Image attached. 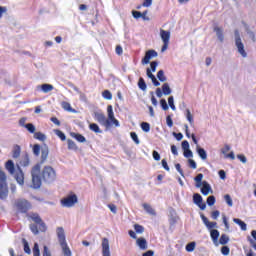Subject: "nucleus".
Here are the masks:
<instances>
[{
    "instance_id": "f257e3e1",
    "label": "nucleus",
    "mask_w": 256,
    "mask_h": 256,
    "mask_svg": "<svg viewBox=\"0 0 256 256\" xmlns=\"http://www.w3.org/2000/svg\"><path fill=\"white\" fill-rule=\"evenodd\" d=\"M32 187L34 189H39L42 185L43 180L44 183H53L55 179H57V172L51 166H45L41 171V165L36 164L32 170Z\"/></svg>"
},
{
    "instance_id": "f03ea898",
    "label": "nucleus",
    "mask_w": 256,
    "mask_h": 256,
    "mask_svg": "<svg viewBox=\"0 0 256 256\" xmlns=\"http://www.w3.org/2000/svg\"><path fill=\"white\" fill-rule=\"evenodd\" d=\"M58 241L60 243L62 253L64 256H73L69 245H67V240L65 238V229L63 227H58L56 230Z\"/></svg>"
},
{
    "instance_id": "7ed1b4c3",
    "label": "nucleus",
    "mask_w": 256,
    "mask_h": 256,
    "mask_svg": "<svg viewBox=\"0 0 256 256\" xmlns=\"http://www.w3.org/2000/svg\"><path fill=\"white\" fill-rule=\"evenodd\" d=\"M235 35V45L237 47L238 53L241 54L242 57H247V52L245 51V45L241 41V35L239 34V30L234 31Z\"/></svg>"
},
{
    "instance_id": "20e7f679",
    "label": "nucleus",
    "mask_w": 256,
    "mask_h": 256,
    "mask_svg": "<svg viewBox=\"0 0 256 256\" xmlns=\"http://www.w3.org/2000/svg\"><path fill=\"white\" fill-rule=\"evenodd\" d=\"M79 201L77 198V195L70 194L64 198L61 199L60 203L62 207L71 208L74 207V205Z\"/></svg>"
},
{
    "instance_id": "39448f33",
    "label": "nucleus",
    "mask_w": 256,
    "mask_h": 256,
    "mask_svg": "<svg viewBox=\"0 0 256 256\" xmlns=\"http://www.w3.org/2000/svg\"><path fill=\"white\" fill-rule=\"evenodd\" d=\"M160 37L163 41V46L161 48V52L167 51L169 49V41L171 39V32L167 30L160 29Z\"/></svg>"
},
{
    "instance_id": "423d86ee",
    "label": "nucleus",
    "mask_w": 256,
    "mask_h": 256,
    "mask_svg": "<svg viewBox=\"0 0 256 256\" xmlns=\"http://www.w3.org/2000/svg\"><path fill=\"white\" fill-rule=\"evenodd\" d=\"M30 219H32V221H34L36 225H39V231H41V233H45V231H47V224L43 222V219H41V216H39V214L32 213L30 215Z\"/></svg>"
},
{
    "instance_id": "0eeeda50",
    "label": "nucleus",
    "mask_w": 256,
    "mask_h": 256,
    "mask_svg": "<svg viewBox=\"0 0 256 256\" xmlns=\"http://www.w3.org/2000/svg\"><path fill=\"white\" fill-rule=\"evenodd\" d=\"M16 208L19 213H27L31 209V203L25 199H19L16 201Z\"/></svg>"
},
{
    "instance_id": "6e6552de",
    "label": "nucleus",
    "mask_w": 256,
    "mask_h": 256,
    "mask_svg": "<svg viewBox=\"0 0 256 256\" xmlns=\"http://www.w3.org/2000/svg\"><path fill=\"white\" fill-rule=\"evenodd\" d=\"M0 193H9L7 174L0 168Z\"/></svg>"
},
{
    "instance_id": "1a4fd4ad",
    "label": "nucleus",
    "mask_w": 256,
    "mask_h": 256,
    "mask_svg": "<svg viewBox=\"0 0 256 256\" xmlns=\"http://www.w3.org/2000/svg\"><path fill=\"white\" fill-rule=\"evenodd\" d=\"M93 117L95 121L100 123V125H104V127H111V121L107 120L105 114L102 112H94Z\"/></svg>"
},
{
    "instance_id": "9d476101",
    "label": "nucleus",
    "mask_w": 256,
    "mask_h": 256,
    "mask_svg": "<svg viewBox=\"0 0 256 256\" xmlns=\"http://www.w3.org/2000/svg\"><path fill=\"white\" fill-rule=\"evenodd\" d=\"M107 113H108L107 121H110L111 125L119 127V120H117L115 118V113L113 112V106L112 105L107 106Z\"/></svg>"
},
{
    "instance_id": "9b49d317",
    "label": "nucleus",
    "mask_w": 256,
    "mask_h": 256,
    "mask_svg": "<svg viewBox=\"0 0 256 256\" xmlns=\"http://www.w3.org/2000/svg\"><path fill=\"white\" fill-rule=\"evenodd\" d=\"M193 203L197 205L201 211H205V209H207V205L203 203V197L198 193L193 195Z\"/></svg>"
},
{
    "instance_id": "f8f14e48",
    "label": "nucleus",
    "mask_w": 256,
    "mask_h": 256,
    "mask_svg": "<svg viewBox=\"0 0 256 256\" xmlns=\"http://www.w3.org/2000/svg\"><path fill=\"white\" fill-rule=\"evenodd\" d=\"M153 57H157V51L155 50L146 51L145 56L142 59V65H148L149 61H151Z\"/></svg>"
},
{
    "instance_id": "ddd939ff",
    "label": "nucleus",
    "mask_w": 256,
    "mask_h": 256,
    "mask_svg": "<svg viewBox=\"0 0 256 256\" xmlns=\"http://www.w3.org/2000/svg\"><path fill=\"white\" fill-rule=\"evenodd\" d=\"M102 256H111V250L109 249V239L103 238L102 240Z\"/></svg>"
},
{
    "instance_id": "4468645a",
    "label": "nucleus",
    "mask_w": 256,
    "mask_h": 256,
    "mask_svg": "<svg viewBox=\"0 0 256 256\" xmlns=\"http://www.w3.org/2000/svg\"><path fill=\"white\" fill-rule=\"evenodd\" d=\"M14 177L19 185H23L25 183V174H23V170L18 166V170L14 174Z\"/></svg>"
},
{
    "instance_id": "2eb2a0df",
    "label": "nucleus",
    "mask_w": 256,
    "mask_h": 256,
    "mask_svg": "<svg viewBox=\"0 0 256 256\" xmlns=\"http://www.w3.org/2000/svg\"><path fill=\"white\" fill-rule=\"evenodd\" d=\"M136 245L141 249V251H147V240L143 237L137 238Z\"/></svg>"
},
{
    "instance_id": "dca6fc26",
    "label": "nucleus",
    "mask_w": 256,
    "mask_h": 256,
    "mask_svg": "<svg viewBox=\"0 0 256 256\" xmlns=\"http://www.w3.org/2000/svg\"><path fill=\"white\" fill-rule=\"evenodd\" d=\"M5 169H7L10 175H15V163H13V160H8L6 162Z\"/></svg>"
},
{
    "instance_id": "f3484780",
    "label": "nucleus",
    "mask_w": 256,
    "mask_h": 256,
    "mask_svg": "<svg viewBox=\"0 0 256 256\" xmlns=\"http://www.w3.org/2000/svg\"><path fill=\"white\" fill-rule=\"evenodd\" d=\"M70 136L73 137V139H76L78 143H85V141H87L85 136H83V134H80V133L71 132Z\"/></svg>"
},
{
    "instance_id": "a211bd4d",
    "label": "nucleus",
    "mask_w": 256,
    "mask_h": 256,
    "mask_svg": "<svg viewBox=\"0 0 256 256\" xmlns=\"http://www.w3.org/2000/svg\"><path fill=\"white\" fill-rule=\"evenodd\" d=\"M201 193H213V190H211V185L207 181H203L201 183Z\"/></svg>"
},
{
    "instance_id": "6ab92c4d",
    "label": "nucleus",
    "mask_w": 256,
    "mask_h": 256,
    "mask_svg": "<svg viewBox=\"0 0 256 256\" xmlns=\"http://www.w3.org/2000/svg\"><path fill=\"white\" fill-rule=\"evenodd\" d=\"M233 221L236 223V225H239L241 231H247V223H245L243 220L239 218H233Z\"/></svg>"
},
{
    "instance_id": "aec40b11",
    "label": "nucleus",
    "mask_w": 256,
    "mask_h": 256,
    "mask_svg": "<svg viewBox=\"0 0 256 256\" xmlns=\"http://www.w3.org/2000/svg\"><path fill=\"white\" fill-rule=\"evenodd\" d=\"M219 235H220L219 230L217 229L210 230V237L213 243H217V241H219Z\"/></svg>"
},
{
    "instance_id": "412c9836",
    "label": "nucleus",
    "mask_w": 256,
    "mask_h": 256,
    "mask_svg": "<svg viewBox=\"0 0 256 256\" xmlns=\"http://www.w3.org/2000/svg\"><path fill=\"white\" fill-rule=\"evenodd\" d=\"M142 207H143L144 211H146V213H148V215H157V213L155 212V209H153V207H151V205L144 203V204H142Z\"/></svg>"
},
{
    "instance_id": "4be33fe9",
    "label": "nucleus",
    "mask_w": 256,
    "mask_h": 256,
    "mask_svg": "<svg viewBox=\"0 0 256 256\" xmlns=\"http://www.w3.org/2000/svg\"><path fill=\"white\" fill-rule=\"evenodd\" d=\"M47 157H49V148H42L41 150V161L40 163L43 164L47 161Z\"/></svg>"
},
{
    "instance_id": "5701e85b",
    "label": "nucleus",
    "mask_w": 256,
    "mask_h": 256,
    "mask_svg": "<svg viewBox=\"0 0 256 256\" xmlns=\"http://www.w3.org/2000/svg\"><path fill=\"white\" fill-rule=\"evenodd\" d=\"M214 31L219 39V41L223 42V40L225 39V36L223 35V30L219 27H214Z\"/></svg>"
},
{
    "instance_id": "b1692460",
    "label": "nucleus",
    "mask_w": 256,
    "mask_h": 256,
    "mask_svg": "<svg viewBox=\"0 0 256 256\" xmlns=\"http://www.w3.org/2000/svg\"><path fill=\"white\" fill-rule=\"evenodd\" d=\"M197 153L199 155V157L205 161L207 159V151H205V149L198 147L197 148Z\"/></svg>"
},
{
    "instance_id": "393cba45",
    "label": "nucleus",
    "mask_w": 256,
    "mask_h": 256,
    "mask_svg": "<svg viewBox=\"0 0 256 256\" xmlns=\"http://www.w3.org/2000/svg\"><path fill=\"white\" fill-rule=\"evenodd\" d=\"M22 243H23V247H24V252L27 255H31V247H29V242L25 238H23Z\"/></svg>"
},
{
    "instance_id": "a878e982",
    "label": "nucleus",
    "mask_w": 256,
    "mask_h": 256,
    "mask_svg": "<svg viewBox=\"0 0 256 256\" xmlns=\"http://www.w3.org/2000/svg\"><path fill=\"white\" fill-rule=\"evenodd\" d=\"M67 143H68V149L70 151H77V149H79V147H77V144L75 143V141L68 139Z\"/></svg>"
},
{
    "instance_id": "bb28decb",
    "label": "nucleus",
    "mask_w": 256,
    "mask_h": 256,
    "mask_svg": "<svg viewBox=\"0 0 256 256\" xmlns=\"http://www.w3.org/2000/svg\"><path fill=\"white\" fill-rule=\"evenodd\" d=\"M54 87L51 84H42L41 85V90L43 93H50V91H53Z\"/></svg>"
},
{
    "instance_id": "cd10ccee",
    "label": "nucleus",
    "mask_w": 256,
    "mask_h": 256,
    "mask_svg": "<svg viewBox=\"0 0 256 256\" xmlns=\"http://www.w3.org/2000/svg\"><path fill=\"white\" fill-rule=\"evenodd\" d=\"M138 87L141 91H147V83H145V79L142 77L139 78Z\"/></svg>"
},
{
    "instance_id": "c85d7f7f",
    "label": "nucleus",
    "mask_w": 256,
    "mask_h": 256,
    "mask_svg": "<svg viewBox=\"0 0 256 256\" xmlns=\"http://www.w3.org/2000/svg\"><path fill=\"white\" fill-rule=\"evenodd\" d=\"M162 93L163 95H171V87H169V83H164L162 85Z\"/></svg>"
},
{
    "instance_id": "c756f323",
    "label": "nucleus",
    "mask_w": 256,
    "mask_h": 256,
    "mask_svg": "<svg viewBox=\"0 0 256 256\" xmlns=\"http://www.w3.org/2000/svg\"><path fill=\"white\" fill-rule=\"evenodd\" d=\"M157 79H159L161 83H165V81H167V77L165 76V71L159 70L157 73Z\"/></svg>"
},
{
    "instance_id": "7c9ffc66",
    "label": "nucleus",
    "mask_w": 256,
    "mask_h": 256,
    "mask_svg": "<svg viewBox=\"0 0 256 256\" xmlns=\"http://www.w3.org/2000/svg\"><path fill=\"white\" fill-rule=\"evenodd\" d=\"M34 139H37L38 141H45V139H47V136H45V134H43L42 132H35Z\"/></svg>"
},
{
    "instance_id": "2f4dec72",
    "label": "nucleus",
    "mask_w": 256,
    "mask_h": 256,
    "mask_svg": "<svg viewBox=\"0 0 256 256\" xmlns=\"http://www.w3.org/2000/svg\"><path fill=\"white\" fill-rule=\"evenodd\" d=\"M219 243L220 245H227L229 243V236H227V234H222Z\"/></svg>"
},
{
    "instance_id": "473e14b6",
    "label": "nucleus",
    "mask_w": 256,
    "mask_h": 256,
    "mask_svg": "<svg viewBox=\"0 0 256 256\" xmlns=\"http://www.w3.org/2000/svg\"><path fill=\"white\" fill-rule=\"evenodd\" d=\"M196 245L197 244L195 242H190L186 245L185 249L188 253H193V251H195Z\"/></svg>"
},
{
    "instance_id": "72a5a7b5",
    "label": "nucleus",
    "mask_w": 256,
    "mask_h": 256,
    "mask_svg": "<svg viewBox=\"0 0 256 256\" xmlns=\"http://www.w3.org/2000/svg\"><path fill=\"white\" fill-rule=\"evenodd\" d=\"M89 129H90V131H93L94 133H101V128H99V125H97L95 123H91L89 125Z\"/></svg>"
},
{
    "instance_id": "f704fd0d",
    "label": "nucleus",
    "mask_w": 256,
    "mask_h": 256,
    "mask_svg": "<svg viewBox=\"0 0 256 256\" xmlns=\"http://www.w3.org/2000/svg\"><path fill=\"white\" fill-rule=\"evenodd\" d=\"M134 231L141 235V234L145 233V227L141 226L140 224H135Z\"/></svg>"
},
{
    "instance_id": "c9c22d12",
    "label": "nucleus",
    "mask_w": 256,
    "mask_h": 256,
    "mask_svg": "<svg viewBox=\"0 0 256 256\" xmlns=\"http://www.w3.org/2000/svg\"><path fill=\"white\" fill-rule=\"evenodd\" d=\"M141 129L145 133H149V131H151V125L148 122H142L141 123Z\"/></svg>"
},
{
    "instance_id": "e433bc0d",
    "label": "nucleus",
    "mask_w": 256,
    "mask_h": 256,
    "mask_svg": "<svg viewBox=\"0 0 256 256\" xmlns=\"http://www.w3.org/2000/svg\"><path fill=\"white\" fill-rule=\"evenodd\" d=\"M186 118L189 121L190 125H193L195 121L193 120V114H191V110L186 109Z\"/></svg>"
},
{
    "instance_id": "4c0bfd02",
    "label": "nucleus",
    "mask_w": 256,
    "mask_h": 256,
    "mask_svg": "<svg viewBox=\"0 0 256 256\" xmlns=\"http://www.w3.org/2000/svg\"><path fill=\"white\" fill-rule=\"evenodd\" d=\"M19 155H21V147L19 145H16L14 146V150H13V158L17 159Z\"/></svg>"
},
{
    "instance_id": "58836bf2",
    "label": "nucleus",
    "mask_w": 256,
    "mask_h": 256,
    "mask_svg": "<svg viewBox=\"0 0 256 256\" xmlns=\"http://www.w3.org/2000/svg\"><path fill=\"white\" fill-rule=\"evenodd\" d=\"M102 96L104 97V99H107L108 101H111V99H113V94H111V91L109 90H104Z\"/></svg>"
},
{
    "instance_id": "ea45409f",
    "label": "nucleus",
    "mask_w": 256,
    "mask_h": 256,
    "mask_svg": "<svg viewBox=\"0 0 256 256\" xmlns=\"http://www.w3.org/2000/svg\"><path fill=\"white\" fill-rule=\"evenodd\" d=\"M224 201H226L228 207H233V199L231 198V195L226 194L224 196Z\"/></svg>"
},
{
    "instance_id": "a19ab883",
    "label": "nucleus",
    "mask_w": 256,
    "mask_h": 256,
    "mask_svg": "<svg viewBox=\"0 0 256 256\" xmlns=\"http://www.w3.org/2000/svg\"><path fill=\"white\" fill-rule=\"evenodd\" d=\"M30 231L34 235H39V227L37 226V224H30Z\"/></svg>"
},
{
    "instance_id": "79ce46f5",
    "label": "nucleus",
    "mask_w": 256,
    "mask_h": 256,
    "mask_svg": "<svg viewBox=\"0 0 256 256\" xmlns=\"http://www.w3.org/2000/svg\"><path fill=\"white\" fill-rule=\"evenodd\" d=\"M55 133H56L57 137H59V139H61V141H65L67 139V136H65V133H63V131L55 130Z\"/></svg>"
},
{
    "instance_id": "37998d69",
    "label": "nucleus",
    "mask_w": 256,
    "mask_h": 256,
    "mask_svg": "<svg viewBox=\"0 0 256 256\" xmlns=\"http://www.w3.org/2000/svg\"><path fill=\"white\" fill-rule=\"evenodd\" d=\"M33 153L34 155L39 157V155L41 154V146L39 144L33 146Z\"/></svg>"
},
{
    "instance_id": "c03bdc74",
    "label": "nucleus",
    "mask_w": 256,
    "mask_h": 256,
    "mask_svg": "<svg viewBox=\"0 0 256 256\" xmlns=\"http://www.w3.org/2000/svg\"><path fill=\"white\" fill-rule=\"evenodd\" d=\"M215 201V196L212 195L207 198L206 203L209 205V207H213V205H215Z\"/></svg>"
},
{
    "instance_id": "a18cd8bd",
    "label": "nucleus",
    "mask_w": 256,
    "mask_h": 256,
    "mask_svg": "<svg viewBox=\"0 0 256 256\" xmlns=\"http://www.w3.org/2000/svg\"><path fill=\"white\" fill-rule=\"evenodd\" d=\"M168 104H169L170 109H172V111H175L176 107H175V102H174L173 96H170L168 98Z\"/></svg>"
},
{
    "instance_id": "49530a36",
    "label": "nucleus",
    "mask_w": 256,
    "mask_h": 256,
    "mask_svg": "<svg viewBox=\"0 0 256 256\" xmlns=\"http://www.w3.org/2000/svg\"><path fill=\"white\" fill-rule=\"evenodd\" d=\"M160 105H161L163 111H168L169 110V105L167 104V100L161 99L160 100Z\"/></svg>"
},
{
    "instance_id": "de8ad7c7",
    "label": "nucleus",
    "mask_w": 256,
    "mask_h": 256,
    "mask_svg": "<svg viewBox=\"0 0 256 256\" xmlns=\"http://www.w3.org/2000/svg\"><path fill=\"white\" fill-rule=\"evenodd\" d=\"M130 137L134 141V143H136V145H139L140 141H139V137L137 136V133L131 132Z\"/></svg>"
},
{
    "instance_id": "09e8293b",
    "label": "nucleus",
    "mask_w": 256,
    "mask_h": 256,
    "mask_svg": "<svg viewBox=\"0 0 256 256\" xmlns=\"http://www.w3.org/2000/svg\"><path fill=\"white\" fill-rule=\"evenodd\" d=\"M62 108L64 111H73V108H71V104L69 102H62Z\"/></svg>"
},
{
    "instance_id": "8fccbe9b",
    "label": "nucleus",
    "mask_w": 256,
    "mask_h": 256,
    "mask_svg": "<svg viewBox=\"0 0 256 256\" xmlns=\"http://www.w3.org/2000/svg\"><path fill=\"white\" fill-rule=\"evenodd\" d=\"M221 253L222 255L227 256L229 255V253H231V249L229 248V246H223L221 248Z\"/></svg>"
},
{
    "instance_id": "3c124183",
    "label": "nucleus",
    "mask_w": 256,
    "mask_h": 256,
    "mask_svg": "<svg viewBox=\"0 0 256 256\" xmlns=\"http://www.w3.org/2000/svg\"><path fill=\"white\" fill-rule=\"evenodd\" d=\"M25 128L27 131H29V133H35V125L28 123L25 125Z\"/></svg>"
},
{
    "instance_id": "603ef678",
    "label": "nucleus",
    "mask_w": 256,
    "mask_h": 256,
    "mask_svg": "<svg viewBox=\"0 0 256 256\" xmlns=\"http://www.w3.org/2000/svg\"><path fill=\"white\" fill-rule=\"evenodd\" d=\"M33 255H41V251L39 250V244L37 242L34 243Z\"/></svg>"
},
{
    "instance_id": "864d4df0",
    "label": "nucleus",
    "mask_w": 256,
    "mask_h": 256,
    "mask_svg": "<svg viewBox=\"0 0 256 256\" xmlns=\"http://www.w3.org/2000/svg\"><path fill=\"white\" fill-rule=\"evenodd\" d=\"M107 207L110 209L111 213L117 215V206L115 204H108Z\"/></svg>"
},
{
    "instance_id": "5fc2aeb1",
    "label": "nucleus",
    "mask_w": 256,
    "mask_h": 256,
    "mask_svg": "<svg viewBox=\"0 0 256 256\" xmlns=\"http://www.w3.org/2000/svg\"><path fill=\"white\" fill-rule=\"evenodd\" d=\"M157 65H159V63L157 61H153L150 63V67H151V72L155 73L157 71Z\"/></svg>"
},
{
    "instance_id": "6e6d98bb",
    "label": "nucleus",
    "mask_w": 256,
    "mask_h": 256,
    "mask_svg": "<svg viewBox=\"0 0 256 256\" xmlns=\"http://www.w3.org/2000/svg\"><path fill=\"white\" fill-rule=\"evenodd\" d=\"M207 227V229H209V230H213V229H217V222H208V225L206 226Z\"/></svg>"
},
{
    "instance_id": "4d7b16f0",
    "label": "nucleus",
    "mask_w": 256,
    "mask_h": 256,
    "mask_svg": "<svg viewBox=\"0 0 256 256\" xmlns=\"http://www.w3.org/2000/svg\"><path fill=\"white\" fill-rule=\"evenodd\" d=\"M188 163H189V168L190 169H197V163L195 162V160L189 159Z\"/></svg>"
},
{
    "instance_id": "13d9d810",
    "label": "nucleus",
    "mask_w": 256,
    "mask_h": 256,
    "mask_svg": "<svg viewBox=\"0 0 256 256\" xmlns=\"http://www.w3.org/2000/svg\"><path fill=\"white\" fill-rule=\"evenodd\" d=\"M184 157H186V159H191V157H193V152L190 149L184 150Z\"/></svg>"
},
{
    "instance_id": "bf43d9fd",
    "label": "nucleus",
    "mask_w": 256,
    "mask_h": 256,
    "mask_svg": "<svg viewBox=\"0 0 256 256\" xmlns=\"http://www.w3.org/2000/svg\"><path fill=\"white\" fill-rule=\"evenodd\" d=\"M247 241L250 243L251 247H253V249H255V251H256V242H255V240H253V238H251V236H247Z\"/></svg>"
},
{
    "instance_id": "052dcab7",
    "label": "nucleus",
    "mask_w": 256,
    "mask_h": 256,
    "mask_svg": "<svg viewBox=\"0 0 256 256\" xmlns=\"http://www.w3.org/2000/svg\"><path fill=\"white\" fill-rule=\"evenodd\" d=\"M132 15L134 17V19H141V16L143 15L141 12L133 10L132 11Z\"/></svg>"
},
{
    "instance_id": "680f3d73",
    "label": "nucleus",
    "mask_w": 256,
    "mask_h": 256,
    "mask_svg": "<svg viewBox=\"0 0 256 256\" xmlns=\"http://www.w3.org/2000/svg\"><path fill=\"white\" fill-rule=\"evenodd\" d=\"M219 215H221V212L219 210L213 211L211 214L212 219L217 220L219 219Z\"/></svg>"
},
{
    "instance_id": "e2e57ef3",
    "label": "nucleus",
    "mask_w": 256,
    "mask_h": 256,
    "mask_svg": "<svg viewBox=\"0 0 256 256\" xmlns=\"http://www.w3.org/2000/svg\"><path fill=\"white\" fill-rule=\"evenodd\" d=\"M237 159H239V161H241V163H247V157H245V155H243V154H238Z\"/></svg>"
},
{
    "instance_id": "0e129e2a",
    "label": "nucleus",
    "mask_w": 256,
    "mask_h": 256,
    "mask_svg": "<svg viewBox=\"0 0 256 256\" xmlns=\"http://www.w3.org/2000/svg\"><path fill=\"white\" fill-rule=\"evenodd\" d=\"M166 123L168 125V127H173V119L171 118V116H167L166 117Z\"/></svg>"
},
{
    "instance_id": "69168bd1",
    "label": "nucleus",
    "mask_w": 256,
    "mask_h": 256,
    "mask_svg": "<svg viewBox=\"0 0 256 256\" xmlns=\"http://www.w3.org/2000/svg\"><path fill=\"white\" fill-rule=\"evenodd\" d=\"M182 149L183 151H187L189 149V142L187 140L182 142Z\"/></svg>"
},
{
    "instance_id": "338daca9",
    "label": "nucleus",
    "mask_w": 256,
    "mask_h": 256,
    "mask_svg": "<svg viewBox=\"0 0 256 256\" xmlns=\"http://www.w3.org/2000/svg\"><path fill=\"white\" fill-rule=\"evenodd\" d=\"M43 256H51V252H49V248L44 246Z\"/></svg>"
},
{
    "instance_id": "774afa93",
    "label": "nucleus",
    "mask_w": 256,
    "mask_h": 256,
    "mask_svg": "<svg viewBox=\"0 0 256 256\" xmlns=\"http://www.w3.org/2000/svg\"><path fill=\"white\" fill-rule=\"evenodd\" d=\"M155 252L153 250H148L142 254V256H153Z\"/></svg>"
}]
</instances>
